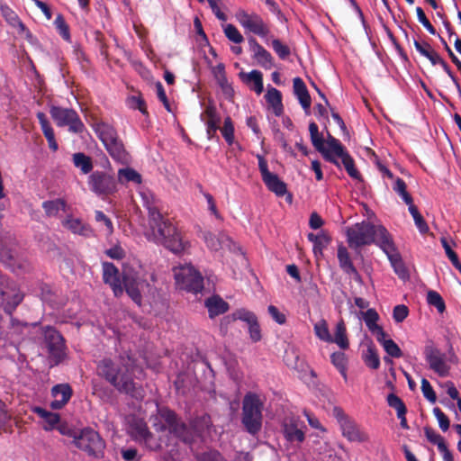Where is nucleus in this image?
Listing matches in <instances>:
<instances>
[{"label": "nucleus", "instance_id": "obj_22", "mask_svg": "<svg viewBox=\"0 0 461 461\" xmlns=\"http://www.w3.org/2000/svg\"><path fill=\"white\" fill-rule=\"evenodd\" d=\"M338 259L340 268L348 275L352 276L355 280H360V275L354 267L349 253L344 246L338 248Z\"/></svg>", "mask_w": 461, "mask_h": 461}, {"label": "nucleus", "instance_id": "obj_47", "mask_svg": "<svg viewBox=\"0 0 461 461\" xmlns=\"http://www.w3.org/2000/svg\"><path fill=\"white\" fill-rule=\"evenodd\" d=\"M387 403L391 408H393L397 415L406 414L407 408L403 401L394 393H389L387 396Z\"/></svg>", "mask_w": 461, "mask_h": 461}, {"label": "nucleus", "instance_id": "obj_34", "mask_svg": "<svg viewBox=\"0 0 461 461\" xmlns=\"http://www.w3.org/2000/svg\"><path fill=\"white\" fill-rule=\"evenodd\" d=\"M67 203L65 200L58 198L45 201L42 203V208L48 217L58 215L59 211H66Z\"/></svg>", "mask_w": 461, "mask_h": 461}, {"label": "nucleus", "instance_id": "obj_39", "mask_svg": "<svg viewBox=\"0 0 461 461\" xmlns=\"http://www.w3.org/2000/svg\"><path fill=\"white\" fill-rule=\"evenodd\" d=\"M330 361L346 380L348 366V358L346 354L341 351L334 352L330 356Z\"/></svg>", "mask_w": 461, "mask_h": 461}, {"label": "nucleus", "instance_id": "obj_64", "mask_svg": "<svg viewBox=\"0 0 461 461\" xmlns=\"http://www.w3.org/2000/svg\"><path fill=\"white\" fill-rule=\"evenodd\" d=\"M23 294L17 293L14 294L11 301H7L5 306V312L11 314L15 308L22 303Z\"/></svg>", "mask_w": 461, "mask_h": 461}, {"label": "nucleus", "instance_id": "obj_30", "mask_svg": "<svg viewBox=\"0 0 461 461\" xmlns=\"http://www.w3.org/2000/svg\"><path fill=\"white\" fill-rule=\"evenodd\" d=\"M334 158L338 160L337 158H341V162L348 174V176L354 179H360L361 174L358 172V170L355 167V162L352 157L349 155V153L344 149L342 150V153L340 154H335Z\"/></svg>", "mask_w": 461, "mask_h": 461}, {"label": "nucleus", "instance_id": "obj_41", "mask_svg": "<svg viewBox=\"0 0 461 461\" xmlns=\"http://www.w3.org/2000/svg\"><path fill=\"white\" fill-rule=\"evenodd\" d=\"M363 360L366 366L371 369L376 370L380 366V358L377 350L374 347H368Z\"/></svg>", "mask_w": 461, "mask_h": 461}, {"label": "nucleus", "instance_id": "obj_37", "mask_svg": "<svg viewBox=\"0 0 461 461\" xmlns=\"http://www.w3.org/2000/svg\"><path fill=\"white\" fill-rule=\"evenodd\" d=\"M118 181L121 184H126L129 182L140 184L142 177L135 169L131 167H125L118 170Z\"/></svg>", "mask_w": 461, "mask_h": 461}, {"label": "nucleus", "instance_id": "obj_17", "mask_svg": "<svg viewBox=\"0 0 461 461\" xmlns=\"http://www.w3.org/2000/svg\"><path fill=\"white\" fill-rule=\"evenodd\" d=\"M73 394L72 387L68 384H59L51 388V396L54 400L50 406L52 410L62 409L70 400Z\"/></svg>", "mask_w": 461, "mask_h": 461}, {"label": "nucleus", "instance_id": "obj_15", "mask_svg": "<svg viewBox=\"0 0 461 461\" xmlns=\"http://www.w3.org/2000/svg\"><path fill=\"white\" fill-rule=\"evenodd\" d=\"M309 131L311 141L316 150L322 154L325 160L336 165L337 167H340L339 160H337L331 154L330 150L326 148L324 139L319 132V127L314 122H310Z\"/></svg>", "mask_w": 461, "mask_h": 461}, {"label": "nucleus", "instance_id": "obj_2", "mask_svg": "<svg viewBox=\"0 0 461 461\" xmlns=\"http://www.w3.org/2000/svg\"><path fill=\"white\" fill-rule=\"evenodd\" d=\"M97 375L113 385L120 393L138 401L145 397L142 385L136 383L128 366L115 364L111 358L100 360L96 366Z\"/></svg>", "mask_w": 461, "mask_h": 461}, {"label": "nucleus", "instance_id": "obj_4", "mask_svg": "<svg viewBox=\"0 0 461 461\" xmlns=\"http://www.w3.org/2000/svg\"><path fill=\"white\" fill-rule=\"evenodd\" d=\"M263 402L259 396L253 393H248L242 402V424L246 430L256 435L262 428Z\"/></svg>", "mask_w": 461, "mask_h": 461}, {"label": "nucleus", "instance_id": "obj_43", "mask_svg": "<svg viewBox=\"0 0 461 461\" xmlns=\"http://www.w3.org/2000/svg\"><path fill=\"white\" fill-rule=\"evenodd\" d=\"M315 335L325 342H331L332 337L330 333L328 324L325 320H321L314 324Z\"/></svg>", "mask_w": 461, "mask_h": 461}, {"label": "nucleus", "instance_id": "obj_8", "mask_svg": "<svg viewBox=\"0 0 461 461\" xmlns=\"http://www.w3.org/2000/svg\"><path fill=\"white\" fill-rule=\"evenodd\" d=\"M50 114L57 126H68L71 132L82 133L86 129L78 113L74 109L52 105Z\"/></svg>", "mask_w": 461, "mask_h": 461}, {"label": "nucleus", "instance_id": "obj_31", "mask_svg": "<svg viewBox=\"0 0 461 461\" xmlns=\"http://www.w3.org/2000/svg\"><path fill=\"white\" fill-rule=\"evenodd\" d=\"M203 238L208 249L213 251L220 250L222 248L223 243L229 240V238L224 234L215 235L211 231H204L203 233Z\"/></svg>", "mask_w": 461, "mask_h": 461}, {"label": "nucleus", "instance_id": "obj_57", "mask_svg": "<svg viewBox=\"0 0 461 461\" xmlns=\"http://www.w3.org/2000/svg\"><path fill=\"white\" fill-rule=\"evenodd\" d=\"M197 461H227L217 450H209L197 456Z\"/></svg>", "mask_w": 461, "mask_h": 461}, {"label": "nucleus", "instance_id": "obj_62", "mask_svg": "<svg viewBox=\"0 0 461 461\" xmlns=\"http://www.w3.org/2000/svg\"><path fill=\"white\" fill-rule=\"evenodd\" d=\"M416 14H417V17H418L419 22L427 29V31L430 34L435 35L436 34V29L433 27V25L430 23L429 19L426 17L425 13H424V11L422 10L421 7H417L416 8Z\"/></svg>", "mask_w": 461, "mask_h": 461}, {"label": "nucleus", "instance_id": "obj_60", "mask_svg": "<svg viewBox=\"0 0 461 461\" xmlns=\"http://www.w3.org/2000/svg\"><path fill=\"white\" fill-rule=\"evenodd\" d=\"M0 259L10 267H14L16 260L13 251L0 244Z\"/></svg>", "mask_w": 461, "mask_h": 461}, {"label": "nucleus", "instance_id": "obj_33", "mask_svg": "<svg viewBox=\"0 0 461 461\" xmlns=\"http://www.w3.org/2000/svg\"><path fill=\"white\" fill-rule=\"evenodd\" d=\"M126 105L130 109L140 111L144 116H149L147 104L140 92L129 95L126 98Z\"/></svg>", "mask_w": 461, "mask_h": 461}, {"label": "nucleus", "instance_id": "obj_14", "mask_svg": "<svg viewBox=\"0 0 461 461\" xmlns=\"http://www.w3.org/2000/svg\"><path fill=\"white\" fill-rule=\"evenodd\" d=\"M103 280L104 284L109 285L116 297L123 293V287L120 278L119 269L111 262H104Z\"/></svg>", "mask_w": 461, "mask_h": 461}, {"label": "nucleus", "instance_id": "obj_25", "mask_svg": "<svg viewBox=\"0 0 461 461\" xmlns=\"http://www.w3.org/2000/svg\"><path fill=\"white\" fill-rule=\"evenodd\" d=\"M205 306L208 309L209 317H214L225 313L229 310V304L219 295H213L205 300Z\"/></svg>", "mask_w": 461, "mask_h": 461}, {"label": "nucleus", "instance_id": "obj_49", "mask_svg": "<svg viewBox=\"0 0 461 461\" xmlns=\"http://www.w3.org/2000/svg\"><path fill=\"white\" fill-rule=\"evenodd\" d=\"M363 319L370 331L379 327L376 323L379 319V315L375 309H367L366 312H363Z\"/></svg>", "mask_w": 461, "mask_h": 461}, {"label": "nucleus", "instance_id": "obj_23", "mask_svg": "<svg viewBox=\"0 0 461 461\" xmlns=\"http://www.w3.org/2000/svg\"><path fill=\"white\" fill-rule=\"evenodd\" d=\"M93 129L104 145L119 138L116 129L107 122H95Z\"/></svg>", "mask_w": 461, "mask_h": 461}, {"label": "nucleus", "instance_id": "obj_38", "mask_svg": "<svg viewBox=\"0 0 461 461\" xmlns=\"http://www.w3.org/2000/svg\"><path fill=\"white\" fill-rule=\"evenodd\" d=\"M409 206V212L411 214L415 225L418 228L419 231L421 234H426L429 232V228L424 220L423 216L420 213L416 205L413 204V200H411V203H406Z\"/></svg>", "mask_w": 461, "mask_h": 461}, {"label": "nucleus", "instance_id": "obj_16", "mask_svg": "<svg viewBox=\"0 0 461 461\" xmlns=\"http://www.w3.org/2000/svg\"><path fill=\"white\" fill-rule=\"evenodd\" d=\"M249 50L253 53V59L265 69H271L275 67V60L271 53L261 46L254 37H249Z\"/></svg>", "mask_w": 461, "mask_h": 461}, {"label": "nucleus", "instance_id": "obj_52", "mask_svg": "<svg viewBox=\"0 0 461 461\" xmlns=\"http://www.w3.org/2000/svg\"><path fill=\"white\" fill-rule=\"evenodd\" d=\"M224 34L225 36L234 43H241L244 41L242 34L233 24H227L224 27Z\"/></svg>", "mask_w": 461, "mask_h": 461}, {"label": "nucleus", "instance_id": "obj_46", "mask_svg": "<svg viewBox=\"0 0 461 461\" xmlns=\"http://www.w3.org/2000/svg\"><path fill=\"white\" fill-rule=\"evenodd\" d=\"M387 403L391 408H393L397 415L406 414L407 408L403 401L394 393H389L387 396Z\"/></svg>", "mask_w": 461, "mask_h": 461}, {"label": "nucleus", "instance_id": "obj_56", "mask_svg": "<svg viewBox=\"0 0 461 461\" xmlns=\"http://www.w3.org/2000/svg\"><path fill=\"white\" fill-rule=\"evenodd\" d=\"M131 427L134 429L135 435L140 438L146 439L150 435L147 424L141 420L134 421Z\"/></svg>", "mask_w": 461, "mask_h": 461}, {"label": "nucleus", "instance_id": "obj_3", "mask_svg": "<svg viewBox=\"0 0 461 461\" xmlns=\"http://www.w3.org/2000/svg\"><path fill=\"white\" fill-rule=\"evenodd\" d=\"M348 243L350 248H359L372 243L382 249L393 237L383 225H375L367 221L356 223L347 229Z\"/></svg>", "mask_w": 461, "mask_h": 461}, {"label": "nucleus", "instance_id": "obj_54", "mask_svg": "<svg viewBox=\"0 0 461 461\" xmlns=\"http://www.w3.org/2000/svg\"><path fill=\"white\" fill-rule=\"evenodd\" d=\"M272 48L281 59H287L291 53L289 47L282 43L278 39H274L272 41Z\"/></svg>", "mask_w": 461, "mask_h": 461}, {"label": "nucleus", "instance_id": "obj_1", "mask_svg": "<svg viewBox=\"0 0 461 461\" xmlns=\"http://www.w3.org/2000/svg\"><path fill=\"white\" fill-rule=\"evenodd\" d=\"M144 206L148 211L149 224L154 240L175 254L184 252L188 247V242L183 240L181 233L171 221L161 213L153 202H146Z\"/></svg>", "mask_w": 461, "mask_h": 461}, {"label": "nucleus", "instance_id": "obj_36", "mask_svg": "<svg viewBox=\"0 0 461 461\" xmlns=\"http://www.w3.org/2000/svg\"><path fill=\"white\" fill-rule=\"evenodd\" d=\"M74 166L80 169L82 174L86 175L93 170L92 158L83 152L73 154Z\"/></svg>", "mask_w": 461, "mask_h": 461}, {"label": "nucleus", "instance_id": "obj_5", "mask_svg": "<svg viewBox=\"0 0 461 461\" xmlns=\"http://www.w3.org/2000/svg\"><path fill=\"white\" fill-rule=\"evenodd\" d=\"M73 444L88 456L100 458L104 456L105 442L99 433L91 428H84L77 432L69 433Z\"/></svg>", "mask_w": 461, "mask_h": 461}, {"label": "nucleus", "instance_id": "obj_61", "mask_svg": "<svg viewBox=\"0 0 461 461\" xmlns=\"http://www.w3.org/2000/svg\"><path fill=\"white\" fill-rule=\"evenodd\" d=\"M440 241H441L442 247L445 249L447 257L451 261L452 265L454 267H456L457 264L460 263L457 254L451 249V247L446 238H441Z\"/></svg>", "mask_w": 461, "mask_h": 461}, {"label": "nucleus", "instance_id": "obj_35", "mask_svg": "<svg viewBox=\"0 0 461 461\" xmlns=\"http://www.w3.org/2000/svg\"><path fill=\"white\" fill-rule=\"evenodd\" d=\"M330 343H336L341 349H348L349 342L347 337V329L344 321L341 320L336 325V331Z\"/></svg>", "mask_w": 461, "mask_h": 461}, {"label": "nucleus", "instance_id": "obj_44", "mask_svg": "<svg viewBox=\"0 0 461 461\" xmlns=\"http://www.w3.org/2000/svg\"><path fill=\"white\" fill-rule=\"evenodd\" d=\"M393 189L402 198L405 203H411L412 197L407 192V185L403 179L397 177L393 185Z\"/></svg>", "mask_w": 461, "mask_h": 461}, {"label": "nucleus", "instance_id": "obj_11", "mask_svg": "<svg viewBox=\"0 0 461 461\" xmlns=\"http://www.w3.org/2000/svg\"><path fill=\"white\" fill-rule=\"evenodd\" d=\"M257 158L262 180L268 190L275 193L277 196L285 195L287 192L286 184L276 174L271 173L268 170L267 162L262 155L258 154Z\"/></svg>", "mask_w": 461, "mask_h": 461}, {"label": "nucleus", "instance_id": "obj_7", "mask_svg": "<svg viewBox=\"0 0 461 461\" xmlns=\"http://www.w3.org/2000/svg\"><path fill=\"white\" fill-rule=\"evenodd\" d=\"M42 332L51 366H58L67 357L65 339L51 326L43 327Z\"/></svg>", "mask_w": 461, "mask_h": 461}, {"label": "nucleus", "instance_id": "obj_12", "mask_svg": "<svg viewBox=\"0 0 461 461\" xmlns=\"http://www.w3.org/2000/svg\"><path fill=\"white\" fill-rule=\"evenodd\" d=\"M236 17L239 23L249 32L260 37H265L269 33V27L258 14H248L244 10H240Z\"/></svg>", "mask_w": 461, "mask_h": 461}, {"label": "nucleus", "instance_id": "obj_55", "mask_svg": "<svg viewBox=\"0 0 461 461\" xmlns=\"http://www.w3.org/2000/svg\"><path fill=\"white\" fill-rule=\"evenodd\" d=\"M421 392L423 396L431 403H435L437 401L436 393L431 386L430 383L426 379H421Z\"/></svg>", "mask_w": 461, "mask_h": 461}, {"label": "nucleus", "instance_id": "obj_27", "mask_svg": "<svg viewBox=\"0 0 461 461\" xmlns=\"http://www.w3.org/2000/svg\"><path fill=\"white\" fill-rule=\"evenodd\" d=\"M240 77L247 85L253 84L250 89L255 91L258 95L263 92V74L259 70L254 69L249 73L240 72Z\"/></svg>", "mask_w": 461, "mask_h": 461}, {"label": "nucleus", "instance_id": "obj_20", "mask_svg": "<svg viewBox=\"0 0 461 461\" xmlns=\"http://www.w3.org/2000/svg\"><path fill=\"white\" fill-rule=\"evenodd\" d=\"M294 94L297 97L302 107L307 112L312 104V98L303 80L296 77L293 79Z\"/></svg>", "mask_w": 461, "mask_h": 461}, {"label": "nucleus", "instance_id": "obj_21", "mask_svg": "<svg viewBox=\"0 0 461 461\" xmlns=\"http://www.w3.org/2000/svg\"><path fill=\"white\" fill-rule=\"evenodd\" d=\"M104 146L109 155L115 161L122 164H127L129 162V154L126 151L122 141L119 138Z\"/></svg>", "mask_w": 461, "mask_h": 461}, {"label": "nucleus", "instance_id": "obj_58", "mask_svg": "<svg viewBox=\"0 0 461 461\" xmlns=\"http://www.w3.org/2000/svg\"><path fill=\"white\" fill-rule=\"evenodd\" d=\"M383 348L392 357L399 358L402 356L401 348L392 339H389L388 341H384Z\"/></svg>", "mask_w": 461, "mask_h": 461}, {"label": "nucleus", "instance_id": "obj_59", "mask_svg": "<svg viewBox=\"0 0 461 461\" xmlns=\"http://www.w3.org/2000/svg\"><path fill=\"white\" fill-rule=\"evenodd\" d=\"M433 414L438 421L439 428L443 431H447L449 429L450 425L448 417L438 407H435L433 409Z\"/></svg>", "mask_w": 461, "mask_h": 461}, {"label": "nucleus", "instance_id": "obj_19", "mask_svg": "<svg viewBox=\"0 0 461 461\" xmlns=\"http://www.w3.org/2000/svg\"><path fill=\"white\" fill-rule=\"evenodd\" d=\"M2 15L5 17V21L14 28H18L19 32L23 33L28 41H32L33 38L31 31L24 25V23L20 20L18 15L7 5H1L0 7Z\"/></svg>", "mask_w": 461, "mask_h": 461}, {"label": "nucleus", "instance_id": "obj_18", "mask_svg": "<svg viewBox=\"0 0 461 461\" xmlns=\"http://www.w3.org/2000/svg\"><path fill=\"white\" fill-rule=\"evenodd\" d=\"M340 428L343 437L350 442L364 443L369 440L368 434L351 419L344 420Z\"/></svg>", "mask_w": 461, "mask_h": 461}, {"label": "nucleus", "instance_id": "obj_40", "mask_svg": "<svg viewBox=\"0 0 461 461\" xmlns=\"http://www.w3.org/2000/svg\"><path fill=\"white\" fill-rule=\"evenodd\" d=\"M256 319H257V316L252 312L245 310V309H239V310L235 311L234 312H232L231 315H228L224 318V320L227 321L228 322L230 321L240 320L242 321L247 322L248 325L249 323H251L252 321H254Z\"/></svg>", "mask_w": 461, "mask_h": 461}, {"label": "nucleus", "instance_id": "obj_42", "mask_svg": "<svg viewBox=\"0 0 461 461\" xmlns=\"http://www.w3.org/2000/svg\"><path fill=\"white\" fill-rule=\"evenodd\" d=\"M427 302L429 305L436 307L439 313H443L446 311V304L442 296L434 290L428 292Z\"/></svg>", "mask_w": 461, "mask_h": 461}, {"label": "nucleus", "instance_id": "obj_24", "mask_svg": "<svg viewBox=\"0 0 461 461\" xmlns=\"http://www.w3.org/2000/svg\"><path fill=\"white\" fill-rule=\"evenodd\" d=\"M283 432L285 438L290 442L297 441L301 443L305 438L303 431L297 426V420L294 418L285 420Z\"/></svg>", "mask_w": 461, "mask_h": 461}, {"label": "nucleus", "instance_id": "obj_50", "mask_svg": "<svg viewBox=\"0 0 461 461\" xmlns=\"http://www.w3.org/2000/svg\"><path fill=\"white\" fill-rule=\"evenodd\" d=\"M124 287L127 294L132 299L134 303L140 305L141 303V294L136 284L124 279Z\"/></svg>", "mask_w": 461, "mask_h": 461}, {"label": "nucleus", "instance_id": "obj_45", "mask_svg": "<svg viewBox=\"0 0 461 461\" xmlns=\"http://www.w3.org/2000/svg\"><path fill=\"white\" fill-rule=\"evenodd\" d=\"M221 132L230 146L234 144V126L230 117L228 116L224 119Z\"/></svg>", "mask_w": 461, "mask_h": 461}, {"label": "nucleus", "instance_id": "obj_26", "mask_svg": "<svg viewBox=\"0 0 461 461\" xmlns=\"http://www.w3.org/2000/svg\"><path fill=\"white\" fill-rule=\"evenodd\" d=\"M62 225L74 234H78L84 237H89L92 234V229L90 226L84 223L78 218L68 216L62 221Z\"/></svg>", "mask_w": 461, "mask_h": 461}, {"label": "nucleus", "instance_id": "obj_28", "mask_svg": "<svg viewBox=\"0 0 461 461\" xmlns=\"http://www.w3.org/2000/svg\"><path fill=\"white\" fill-rule=\"evenodd\" d=\"M265 98L269 106L272 107L275 115L281 116L284 113L282 93L275 87H269L265 95Z\"/></svg>", "mask_w": 461, "mask_h": 461}, {"label": "nucleus", "instance_id": "obj_32", "mask_svg": "<svg viewBox=\"0 0 461 461\" xmlns=\"http://www.w3.org/2000/svg\"><path fill=\"white\" fill-rule=\"evenodd\" d=\"M169 432L174 434L177 438L185 443H192L194 438L192 429L181 420L175 424L169 429Z\"/></svg>", "mask_w": 461, "mask_h": 461}, {"label": "nucleus", "instance_id": "obj_29", "mask_svg": "<svg viewBox=\"0 0 461 461\" xmlns=\"http://www.w3.org/2000/svg\"><path fill=\"white\" fill-rule=\"evenodd\" d=\"M307 237L308 240L313 243L312 250L315 257L322 255L323 249L327 247L331 240L330 236L324 230H321L319 234L309 233Z\"/></svg>", "mask_w": 461, "mask_h": 461}, {"label": "nucleus", "instance_id": "obj_63", "mask_svg": "<svg viewBox=\"0 0 461 461\" xmlns=\"http://www.w3.org/2000/svg\"><path fill=\"white\" fill-rule=\"evenodd\" d=\"M409 314V309L403 304L396 305L393 308V317L395 322L400 323L403 321Z\"/></svg>", "mask_w": 461, "mask_h": 461}, {"label": "nucleus", "instance_id": "obj_10", "mask_svg": "<svg viewBox=\"0 0 461 461\" xmlns=\"http://www.w3.org/2000/svg\"><path fill=\"white\" fill-rule=\"evenodd\" d=\"M423 354L432 371L440 377L448 375L450 367L446 362V355L435 347L432 341H429L425 345Z\"/></svg>", "mask_w": 461, "mask_h": 461}, {"label": "nucleus", "instance_id": "obj_53", "mask_svg": "<svg viewBox=\"0 0 461 461\" xmlns=\"http://www.w3.org/2000/svg\"><path fill=\"white\" fill-rule=\"evenodd\" d=\"M325 146L327 149L330 150L333 156L335 154H341L342 150L345 149L344 146L340 143V141L335 137H333L329 131L327 133V140Z\"/></svg>", "mask_w": 461, "mask_h": 461}, {"label": "nucleus", "instance_id": "obj_51", "mask_svg": "<svg viewBox=\"0 0 461 461\" xmlns=\"http://www.w3.org/2000/svg\"><path fill=\"white\" fill-rule=\"evenodd\" d=\"M160 417L165 421L168 430L176 424L180 420L175 411L169 410L168 408H163L159 411Z\"/></svg>", "mask_w": 461, "mask_h": 461}, {"label": "nucleus", "instance_id": "obj_9", "mask_svg": "<svg viewBox=\"0 0 461 461\" xmlns=\"http://www.w3.org/2000/svg\"><path fill=\"white\" fill-rule=\"evenodd\" d=\"M88 185L99 196L112 194L117 190L114 176L104 171L93 172L88 177Z\"/></svg>", "mask_w": 461, "mask_h": 461}, {"label": "nucleus", "instance_id": "obj_48", "mask_svg": "<svg viewBox=\"0 0 461 461\" xmlns=\"http://www.w3.org/2000/svg\"><path fill=\"white\" fill-rule=\"evenodd\" d=\"M54 24L56 26L57 31L59 32V35L67 41H70V32H69V26L66 23L64 17L62 14H58Z\"/></svg>", "mask_w": 461, "mask_h": 461}, {"label": "nucleus", "instance_id": "obj_6", "mask_svg": "<svg viewBox=\"0 0 461 461\" xmlns=\"http://www.w3.org/2000/svg\"><path fill=\"white\" fill-rule=\"evenodd\" d=\"M176 284L179 289L193 294L201 292L203 288V277L191 265L179 266L173 268Z\"/></svg>", "mask_w": 461, "mask_h": 461}, {"label": "nucleus", "instance_id": "obj_13", "mask_svg": "<svg viewBox=\"0 0 461 461\" xmlns=\"http://www.w3.org/2000/svg\"><path fill=\"white\" fill-rule=\"evenodd\" d=\"M382 250L386 254L395 274L402 280L407 279L409 277L408 270L402 260V257L397 250L393 240L392 239L390 241H386Z\"/></svg>", "mask_w": 461, "mask_h": 461}]
</instances>
